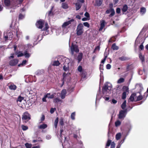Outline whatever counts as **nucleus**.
I'll use <instances>...</instances> for the list:
<instances>
[{
  "label": "nucleus",
  "mask_w": 148,
  "mask_h": 148,
  "mask_svg": "<svg viewBox=\"0 0 148 148\" xmlns=\"http://www.w3.org/2000/svg\"><path fill=\"white\" fill-rule=\"evenodd\" d=\"M112 87V86L111 83L106 82L104 86L102 88V92L103 94V97L106 101H108L110 98L108 97H106L104 95L108 96L110 93Z\"/></svg>",
  "instance_id": "1"
},
{
  "label": "nucleus",
  "mask_w": 148,
  "mask_h": 148,
  "mask_svg": "<svg viewBox=\"0 0 148 148\" xmlns=\"http://www.w3.org/2000/svg\"><path fill=\"white\" fill-rule=\"evenodd\" d=\"M23 0H5L4 3L5 6L10 7L14 9L18 7Z\"/></svg>",
  "instance_id": "2"
},
{
  "label": "nucleus",
  "mask_w": 148,
  "mask_h": 148,
  "mask_svg": "<svg viewBox=\"0 0 148 148\" xmlns=\"http://www.w3.org/2000/svg\"><path fill=\"white\" fill-rule=\"evenodd\" d=\"M63 130L62 129L60 130V134L59 135L58 137L59 139L62 143V145L63 148H69L70 147V145L67 140L65 136H62V132Z\"/></svg>",
  "instance_id": "3"
},
{
  "label": "nucleus",
  "mask_w": 148,
  "mask_h": 148,
  "mask_svg": "<svg viewBox=\"0 0 148 148\" xmlns=\"http://www.w3.org/2000/svg\"><path fill=\"white\" fill-rule=\"evenodd\" d=\"M129 107L130 108L129 110H127V109L126 108L125 110H121L119 111V114L118 115V118L119 119H123L126 116L127 111L130 110L132 108V107H131L130 106Z\"/></svg>",
  "instance_id": "4"
},
{
  "label": "nucleus",
  "mask_w": 148,
  "mask_h": 148,
  "mask_svg": "<svg viewBox=\"0 0 148 148\" xmlns=\"http://www.w3.org/2000/svg\"><path fill=\"white\" fill-rule=\"evenodd\" d=\"M70 49V53L72 55H74V53H76L79 52V50L78 46L75 44L72 43L71 46H69Z\"/></svg>",
  "instance_id": "5"
},
{
  "label": "nucleus",
  "mask_w": 148,
  "mask_h": 148,
  "mask_svg": "<svg viewBox=\"0 0 148 148\" xmlns=\"http://www.w3.org/2000/svg\"><path fill=\"white\" fill-rule=\"evenodd\" d=\"M74 20L73 19H71L69 21H66L63 23L62 25V31L64 33H66L68 32V31L66 30L64 31L65 29H66V27L69 25L70 24H71V23L73 22Z\"/></svg>",
  "instance_id": "6"
},
{
  "label": "nucleus",
  "mask_w": 148,
  "mask_h": 148,
  "mask_svg": "<svg viewBox=\"0 0 148 148\" xmlns=\"http://www.w3.org/2000/svg\"><path fill=\"white\" fill-rule=\"evenodd\" d=\"M148 26L147 25H145L140 32L139 36H140V35H143V36L145 38H147L148 37Z\"/></svg>",
  "instance_id": "7"
},
{
  "label": "nucleus",
  "mask_w": 148,
  "mask_h": 148,
  "mask_svg": "<svg viewBox=\"0 0 148 148\" xmlns=\"http://www.w3.org/2000/svg\"><path fill=\"white\" fill-rule=\"evenodd\" d=\"M83 25L82 23H79L77 25L76 29L77 34L78 36L81 35L84 32Z\"/></svg>",
  "instance_id": "8"
},
{
  "label": "nucleus",
  "mask_w": 148,
  "mask_h": 148,
  "mask_svg": "<svg viewBox=\"0 0 148 148\" xmlns=\"http://www.w3.org/2000/svg\"><path fill=\"white\" fill-rule=\"evenodd\" d=\"M32 47V45L29 44H28L25 45V48L26 47V50L24 53V55L25 58H28L30 57L31 55L30 53H28L27 50L29 49V48H31Z\"/></svg>",
  "instance_id": "9"
},
{
  "label": "nucleus",
  "mask_w": 148,
  "mask_h": 148,
  "mask_svg": "<svg viewBox=\"0 0 148 148\" xmlns=\"http://www.w3.org/2000/svg\"><path fill=\"white\" fill-rule=\"evenodd\" d=\"M12 32L9 31H7L6 33H5L4 34V36L5 40H6L8 38L9 39L11 40L12 38Z\"/></svg>",
  "instance_id": "10"
},
{
  "label": "nucleus",
  "mask_w": 148,
  "mask_h": 148,
  "mask_svg": "<svg viewBox=\"0 0 148 148\" xmlns=\"http://www.w3.org/2000/svg\"><path fill=\"white\" fill-rule=\"evenodd\" d=\"M22 119L23 121H27L30 119V115L27 112H25L23 114Z\"/></svg>",
  "instance_id": "11"
},
{
  "label": "nucleus",
  "mask_w": 148,
  "mask_h": 148,
  "mask_svg": "<svg viewBox=\"0 0 148 148\" xmlns=\"http://www.w3.org/2000/svg\"><path fill=\"white\" fill-rule=\"evenodd\" d=\"M138 88H139V89L140 90V92H139L140 95L139 96H138L137 97H136V101H138L142 99L143 98V97L142 95H140V92L143 89V88L142 86V84H140L138 85Z\"/></svg>",
  "instance_id": "12"
},
{
  "label": "nucleus",
  "mask_w": 148,
  "mask_h": 148,
  "mask_svg": "<svg viewBox=\"0 0 148 148\" xmlns=\"http://www.w3.org/2000/svg\"><path fill=\"white\" fill-rule=\"evenodd\" d=\"M18 60L17 59H14L10 60L9 62V64L12 66L16 65L18 63Z\"/></svg>",
  "instance_id": "13"
},
{
  "label": "nucleus",
  "mask_w": 148,
  "mask_h": 148,
  "mask_svg": "<svg viewBox=\"0 0 148 148\" xmlns=\"http://www.w3.org/2000/svg\"><path fill=\"white\" fill-rule=\"evenodd\" d=\"M43 21L42 20H39L36 23V27L39 29H42L43 25Z\"/></svg>",
  "instance_id": "14"
},
{
  "label": "nucleus",
  "mask_w": 148,
  "mask_h": 148,
  "mask_svg": "<svg viewBox=\"0 0 148 148\" xmlns=\"http://www.w3.org/2000/svg\"><path fill=\"white\" fill-rule=\"evenodd\" d=\"M128 9V6L127 5L125 4L123 5L121 8V10L123 14H126V12Z\"/></svg>",
  "instance_id": "15"
},
{
  "label": "nucleus",
  "mask_w": 148,
  "mask_h": 148,
  "mask_svg": "<svg viewBox=\"0 0 148 148\" xmlns=\"http://www.w3.org/2000/svg\"><path fill=\"white\" fill-rule=\"evenodd\" d=\"M136 94L133 93L130 96L129 99V100L131 101H136Z\"/></svg>",
  "instance_id": "16"
},
{
  "label": "nucleus",
  "mask_w": 148,
  "mask_h": 148,
  "mask_svg": "<svg viewBox=\"0 0 148 148\" xmlns=\"http://www.w3.org/2000/svg\"><path fill=\"white\" fill-rule=\"evenodd\" d=\"M66 94V89H64L62 90L61 92V97L62 99L65 98Z\"/></svg>",
  "instance_id": "17"
},
{
  "label": "nucleus",
  "mask_w": 148,
  "mask_h": 148,
  "mask_svg": "<svg viewBox=\"0 0 148 148\" xmlns=\"http://www.w3.org/2000/svg\"><path fill=\"white\" fill-rule=\"evenodd\" d=\"M54 8V6H52L51 10L49 11L46 14V15H47L48 16H52L53 14V10Z\"/></svg>",
  "instance_id": "18"
},
{
  "label": "nucleus",
  "mask_w": 148,
  "mask_h": 148,
  "mask_svg": "<svg viewBox=\"0 0 148 148\" xmlns=\"http://www.w3.org/2000/svg\"><path fill=\"white\" fill-rule=\"evenodd\" d=\"M105 21L104 20H102L100 22V27L99 29V31H101L105 27Z\"/></svg>",
  "instance_id": "19"
},
{
  "label": "nucleus",
  "mask_w": 148,
  "mask_h": 148,
  "mask_svg": "<svg viewBox=\"0 0 148 148\" xmlns=\"http://www.w3.org/2000/svg\"><path fill=\"white\" fill-rule=\"evenodd\" d=\"M47 127V125L45 124H43L38 126V127L39 129H44Z\"/></svg>",
  "instance_id": "20"
},
{
  "label": "nucleus",
  "mask_w": 148,
  "mask_h": 148,
  "mask_svg": "<svg viewBox=\"0 0 148 148\" xmlns=\"http://www.w3.org/2000/svg\"><path fill=\"white\" fill-rule=\"evenodd\" d=\"M83 56V54L81 53H80L78 54L77 57L76 58L77 60H78V62L79 63L82 60Z\"/></svg>",
  "instance_id": "21"
},
{
  "label": "nucleus",
  "mask_w": 148,
  "mask_h": 148,
  "mask_svg": "<svg viewBox=\"0 0 148 148\" xmlns=\"http://www.w3.org/2000/svg\"><path fill=\"white\" fill-rule=\"evenodd\" d=\"M9 88L11 90H15L16 89L17 86L15 85L12 84L9 86Z\"/></svg>",
  "instance_id": "22"
},
{
  "label": "nucleus",
  "mask_w": 148,
  "mask_h": 148,
  "mask_svg": "<svg viewBox=\"0 0 148 148\" xmlns=\"http://www.w3.org/2000/svg\"><path fill=\"white\" fill-rule=\"evenodd\" d=\"M125 138L126 137H125L122 140L119 141L118 143V145L116 146V148H120L122 144L124 142L125 140Z\"/></svg>",
  "instance_id": "23"
},
{
  "label": "nucleus",
  "mask_w": 148,
  "mask_h": 148,
  "mask_svg": "<svg viewBox=\"0 0 148 148\" xmlns=\"http://www.w3.org/2000/svg\"><path fill=\"white\" fill-rule=\"evenodd\" d=\"M15 54L17 55V56L18 57L23 56H24L23 53L21 51H16L15 52Z\"/></svg>",
  "instance_id": "24"
},
{
  "label": "nucleus",
  "mask_w": 148,
  "mask_h": 148,
  "mask_svg": "<svg viewBox=\"0 0 148 148\" xmlns=\"http://www.w3.org/2000/svg\"><path fill=\"white\" fill-rule=\"evenodd\" d=\"M103 0H95L96 5L97 6H100L102 3Z\"/></svg>",
  "instance_id": "25"
},
{
  "label": "nucleus",
  "mask_w": 148,
  "mask_h": 148,
  "mask_svg": "<svg viewBox=\"0 0 148 148\" xmlns=\"http://www.w3.org/2000/svg\"><path fill=\"white\" fill-rule=\"evenodd\" d=\"M55 95L56 93H54L52 95H51L50 93H47L46 95L47 97L49 99H52L54 98Z\"/></svg>",
  "instance_id": "26"
},
{
  "label": "nucleus",
  "mask_w": 148,
  "mask_h": 148,
  "mask_svg": "<svg viewBox=\"0 0 148 148\" xmlns=\"http://www.w3.org/2000/svg\"><path fill=\"white\" fill-rule=\"evenodd\" d=\"M82 4L79 3H75L76 10H78L81 8Z\"/></svg>",
  "instance_id": "27"
},
{
  "label": "nucleus",
  "mask_w": 148,
  "mask_h": 148,
  "mask_svg": "<svg viewBox=\"0 0 148 148\" xmlns=\"http://www.w3.org/2000/svg\"><path fill=\"white\" fill-rule=\"evenodd\" d=\"M146 12V9L144 7H142L140 9V12L141 14L142 15L144 14Z\"/></svg>",
  "instance_id": "28"
},
{
  "label": "nucleus",
  "mask_w": 148,
  "mask_h": 148,
  "mask_svg": "<svg viewBox=\"0 0 148 148\" xmlns=\"http://www.w3.org/2000/svg\"><path fill=\"white\" fill-rule=\"evenodd\" d=\"M62 8L64 9H67L69 8L68 4L66 3H62Z\"/></svg>",
  "instance_id": "29"
},
{
  "label": "nucleus",
  "mask_w": 148,
  "mask_h": 148,
  "mask_svg": "<svg viewBox=\"0 0 148 148\" xmlns=\"http://www.w3.org/2000/svg\"><path fill=\"white\" fill-rule=\"evenodd\" d=\"M126 101L125 100L121 105V108L123 110L125 109V108L126 107Z\"/></svg>",
  "instance_id": "30"
},
{
  "label": "nucleus",
  "mask_w": 148,
  "mask_h": 148,
  "mask_svg": "<svg viewBox=\"0 0 148 148\" xmlns=\"http://www.w3.org/2000/svg\"><path fill=\"white\" fill-rule=\"evenodd\" d=\"M24 98L23 97L21 96H19L17 100V102H21L22 100L24 99Z\"/></svg>",
  "instance_id": "31"
},
{
  "label": "nucleus",
  "mask_w": 148,
  "mask_h": 148,
  "mask_svg": "<svg viewBox=\"0 0 148 148\" xmlns=\"http://www.w3.org/2000/svg\"><path fill=\"white\" fill-rule=\"evenodd\" d=\"M121 137V134L120 133L117 134L116 135V139L117 140H119Z\"/></svg>",
  "instance_id": "32"
},
{
  "label": "nucleus",
  "mask_w": 148,
  "mask_h": 148,
  "mask_svg": "<svg viewBox=\"0 0 148 148\" xmlns=\"http://www.w3.org/2000/svg\"><path fill=\"white\" fill-rule=\"evenodd\" d=\"M112 48L114 50H116L119 49V47L116 46L115 44H113L112 46Z\"/></svg>",
  "instance_id": "33"
},
{
  "label": "nucleus",
  "mask_w": 148,
  "mask_h": 148,
  "mask_svg": "<svg viewBox=\"0 0 148 148\" xmlns=\"http://www.w3.org/2000/svg\"><path fill=\"white\" fill-rule=\"evenodd\" d=\"M139 56L140 59L141 60L142 62H144L145 60L144 57L142 55L141 53H140L139 54Z\"/></svg>",
  "instance_id": "34"
},
{
  "label": "nucleus",
  "mask_w": 148,
  "mask_h": 148,
  "mask_svg": "<svg viewBox=\"0 0 148 148\" xmlns=\"http://www.w3.org/2000/svg\"><path fill=\"white\" fill-rule=\"evenodd\" d=\"M119 59L121 61L126 60L128 59V58L125 56H122L119 58Z\"/></svg>",
  "instance_id": "35"
},
{
  "label": "nucleus",
  "mask_w": 148,
  "mask_h": 148,
  "mask_svg": "<svg viewBox=\"0 0 148 148\" xmlns=\"http://www.w3.org/2000/svg\"><path fill=\"white\" fill-rule=\"evenodd\" d=\"M58 118L57 117L56 118L54 123V125L55 127L56 128L57 126L58 123Z\"/></svg>",
  "instance_id": "36"
},
{
  "label": "nucleus",
  "mask_w": 148,
  "mask_h": 148,
  "mask_svg": "<svg viewBox=\"0 0 148 148\" xmlns=\"http://www.w3.org/2000/svg\"><path fill=\"white\" fill-rule=\"evenodd\" d=\"M60 64V63L58 61H55L53 62V65L57 66H59Z\"/></svg>",
  "instance_id": "37"
},
{
  "label": "nucleus",
  "mask_w": 148,
  "mask_h": 148,
  "mask_svg": "<svg viewBox=\"0 0 148 148\" xmlns=\"http://www.w3.org/2000/svg\"><path fill=\"white\" fill-rule=\"evenodd\" d=\"M121 123V122L119 120H117L115 123V125L116 127L119 126Z\"/></svg>",
  "instance_id": "38"
},
{
  "label": "nucleus",
  "mask_w": 148,
  "mask_h": 148,
  "mask_svg": "<svg viewBox=\"0 0 148 148\" xmlns=\"http://www.w3.org/2000/svg\"><path fill=\"white\" fill-rule=\"evenodd\" d=\"M75 112H74L71 113V119L73 120L75 119Z\"/></svg>",
  "instance_id": "39"
},
{
  "label": "nucleus",
  "mask_w": 148,
  "mask_h": 148,
  "mask_svg": "<svg viewBox=\"0 0 148 148\" xmlns=\"http://www.w3.org/2000/svg\"><path fill=\"white\" fill-rule=\"evenodd\" d=\"M25 146L26 148H31L32 145L31 144L27 143H25Z\"/></svg>",
  "instance_id": "40"
},
{
  "label": "nucleus",
  "mask_w": 148,
  "mask_h": 148,
  "mask_svg": "<svg viewBox=\"0 0 148 148\" xmlns=\"http://www.w3.org/2000/svg\"><path fill=\"white\" fill-rule=\"evenodd\" d=\"M124 81V79L123 78H121L119 79L117 81V83L118 84H120L123 82Z\"/></svg>",
  "instance_id": "41"
},
{
  "label": "nucleus",
  "mask_w": 148,
  "mask_h": 148,
  "mask_svg": "<svg viewBox=\"0 0 148 148\" xmlns=\"http://www.w3.org/2000/svg\"><path fill=\"white\" fill-rule=\"evenodd\" d=\"M61 100L59 98H56L53 99V102L55 103H57L61 101Z\"/></svg>",
  "instance_id": "42"
},
{
  "label": "nucleus",
  "mask_w": 148,
  "mask_h": 148,
  "mask_svg": "<svg viewBox=\"0 0 148 148\" xmlns=\"http://www.w3.org/2000/svg\"><path fill=\"white\" fill-rule=\"evenodd\" d=\"M21 127L23 130L24 131H25L28 129V127L27 126L23 125H21Z\"/></svg>",
  "instance_id": "43"
},
{
  "label": "nucleus",
  "mask_w": 148,
  "mask_h": 148,
  "mask_svg": "<svg viewBox=\"0 0 148 148\" xmlns=\"http://www.w3.org/2000/svg\"><path fill=\"white\" fill-rule=\"evenodd\" d=\"M27 62V61L26 60H24L23 61L22 63L18 65V66H20L21 65L23 66L25 65Z\"/></svg>",
  "instance_id": "44"
},
{
  "label": "nucleus",
  "mask_w": 148,
  "mask_h": 148,
  "mask_svg": "<svg viewBox=\"0 0 148 148\" xmlns=\"http://www.w3.org/2000/svg\"><path fill=\"white\" fill-rule=\"evenodd\" d=\"M111 13L109 15V16L112 17L115 14V11L113 9H112V11L111 12Z\"/></svg>",
  "instance_id": "45"
},
{
  "label": "nucleus",
  "mask_w": 148,
  "mask_h": 148,
  "mask_svg": "<svg viewBox=\"0 0 148 148\" xmlns=\"http://www.w3.org/2000/svg\"><path fill=\"white\" fill-rule=\"evenodd\" d=\"M18 29L16 28V29L15 30V31L14 32V34H15L17 37H18Z\"/></svg>",
  "instance_id": "46"
},
{
  "label": "nucleus",
  "mask_w": 148,
  "mask_h": 148,
  "mask_svg": "<svg viewBox=\"0 0 148 148\" xmlns=\"http://www.w3.org/2000/svg\"><path fill=\"white\" fill-rule=\"evenodd\" d=\"M110 148H115V144L114 142H111Z\"/></svg>",
  "instance_id": "47"
},
{
  "label": "nucleus",
  "mask_w": 148,
  "mask_h": 148,
  "mask_svg": "<svg viewBox=\"0 0 148 148\" xmlns=\"http://www.w3.org/2000/svg\"><path fill=\"white\" fill-rule=\"evenodd\" d=\"M126 97V92H124L122 94V99H125Z\"/></svg>",
  "instance_id": "48"
},
{
  "label": "nucleus",
  "mask_w": 148,
  "mask_h": 148,
  "mask_svg": "<svg viewBox=\"0 0 148 148\" xmlns=\"http://www.w3.org/2000/svg\"><path fill=\"white\" fill-rule=\"evenodd\" d=\"M24 15L20 14L19 16V18L20 19H22L24 18Z\"/></svg>",
  "instance_id": "49"
},
{
  "label": "nucleus",
  "mask_w": 148,
  "mask_h": 148,
  "mask_svg": "<svg viewBox=\"0 0 148 148\" xmlns=\"http://www.w3.org/2000/svg\"><path fill=\"white\" fill-rule=\"evenodd\" d=\"M83 24L86 27L88 28L90 27V25L88 22H84L83 23Z\"/></svg>",
  "instance_id": "50"
},
{
  "label": "nucleus",
  "mask_w": 148,
  "mask_h": 148,
  "mask_svg": "<svg viewBox=\"0 0 148 148\" xmlns=\"http://www.w3.org/2000/svg\"><path fill=\"white\" fill-rule=\"evenodd\" d=\"M68 68H69L68 66H65V65H64L63 67V70L65 71H68Z\"/></svg>",
  "instance_id": "51"
},
{
  "label": "nucleus",
  "mask_w": 148,
  "mask_h": 148,
  "mask_svg": "<svg viewBox=\"0 0 148 148\" xmlns=\"http://www.w3.org/2000/svg\"><path fill=\"white\" fill-rule=\"evenodd\" d=\"M60 124L62 126H63L64 125V122L63 119H61L60 120Z\"/></svg>",
  "instance_id": "52"
},
{
  "label": "nucleus",
  "mask_w": 148,
  "mask_h": 148,
  "mask_svg": "<svg viewBox=\"0 0 148 148\" xmlns=\"http://www.w3.org/2000/svg\"><path fill=\"white\" fill-rule=\"evenodd\" d=\"M116 13L117 14H119L121 12V9L120 8H118L116 9Z\"/></svg>",
  "instance_id": "53"
},
{
  "label": "nucleus",
  "mask_w": 148,
  "mask_h": 148,
  "mask_svg": "<svg viewBox=\"0 0 148 148\" xmlns=\"http://www.w3.org/2000/svg\"><path fill=\"white\" fill-rule=\"evenodd\" d=\"M55 110H56V108H51V110H50V112L51 113V114H52L54 112Z\"/></svg>",
  "instance_id": "54"
},
{
  "label": "nucleus",
  "mask_w": 148,
  "mask_h": 148,
  "mask_svg": "<svg viewBox=\"0 0 148 148\" xmlns=\"http://www.w3.org/2000/svg\"><path fill=\"white\" fill-rule=\"evenodd\" d=\"M45 119V116H44V115H42V116L41 117V119H40V121H41V122H40L39 123H41V122H42V121H43Z\"/></svg>",
  "instance_id": "55"
},
{
  "label": "nucleus",
  "mask_w": 148,
  "mask_h": 148,
  "mask_svg": "<svg viewBox=\"0 0 148 148\" xmlns=\"http://www.w3.org/2000/svg\"><path fill=\"white\" fill-rule=\"evenodd\" d=\"M47 98L46 95H44V97L42 99V100L43 102H47V100H46V98Z\"/></svg>",
  "instance_id": "56"
},
{
  "label": "nucleus",
  "mask_w": 148,
  "mask_h": 148,
  "mask_svg": "<svg viewBox=\"0 0 148 148\" xmlns=\"http://www.w3.org/2000/svg\"><path fill=\"white\" fill-rule=\"evenodd\" d=\"M45 28H44V30H47L49 28L48 24L47 23H46L45 24Z\"/></svg>",
  "instance_id": "57"
},
{
  "label": "nucleus",
  "mask_w": 148,
  "mask_h": 148,
  "mask_svg": "<svg viewBox=\"0 0 148 148\" xmlns=\"http://www.w3.org/2000/svg\"><path fill=\"white\" fill-rule=\"evenodd\" d=\"M51 136L50 135H47L46 136V138L47 140H49L51 138Z\"/></svg>",
  "instance_id": "58"
},
{
  "label": "nucleus",
  "mask_w": 148,
  "mask_h": 148,
  "mask_svg": "<svg viewBox=\"0 0 148 148\" xmlns=\"http://www.w3.org/2000/svg\"><path fill=\"white\" fill-rule=\"evenodd\" d=\"M100 70V71L101 72V71L103 70V65L101 64H100V67H99Z\"/></svg>",
  "instance_id": "59"
},
{
  "label": "nucleus",
  "mask_w": 148,
  "mask_h": 148,
  "mask_svg": "<svg viewBox=\"0 0 148 148\" xmlns=\"http://www.w3.org/2000/svg\"><path fill=\"white\" fill-rule=\"evenodd\" d=\"M85 16L87 18H89L90 17L89 14L87 12H86L85 14Z\"/></svg>",
  "instance_id": "60"
},
{
  "label": "nucleus",
  "mask_w": 148,
  "mask_h": 148,
  "mask_svg": "<svg viewBox=\"0 0 148 148\" xmlns=\"http://www.w3.org/2000/svg\"><path fill=\"white\" fill-rule=\"evenodd\" d=\"M106 67L107 69H109L111 68V66L110 64H108L106 65Z\"/></svg>",
  "instance_id": "61"
},
{
  "label": "nucleus",
  "mask_w": 148,
  "mask_h": 148,
  "mask_svg": "<svg viewBox=\"0 0 148 148\" xmlns=\"http://www.w3.org/2000/svg\"><path fill=\"white\" fill-rule=\"evenodd\" d=\"M147 92H145V93L144 94V97L145 96L146 97V98H147V97L148 96V94L147 93H148V88H147Z\"/></svg>",
  "instance_id": "62"
},
{
  "label": "nucleus",
  "mask_w": 148,
  "mask_h": 148,
  "mask_svg": "<svg viewBox=\"0 0 148 148\" xmlns=\"http://www.w3.org/2000/svg\"><path fill=\"white\" fill-rule=\"evenodd\" d=\"M78 70L79 72H81L82 70V68L81 66H79L78 68Z\"/></svg>",
  "instance_id": "63"
},
{
  "label": "nucleus",
  "mask_w": 148,
  "mask_h": 148,
  "mask_svg": "<svg viewBox=\"0 0 148 148\" xmlns=\"http://www.w3.org/2000/svg\"><path fill=\"white\" fill-rule=\"evenodd\" d=\"M112 11V9L111 10H107L106 12V13L107 14H109Z\"/></svg>",
  "instance_id": "64"
}]
</instances>
